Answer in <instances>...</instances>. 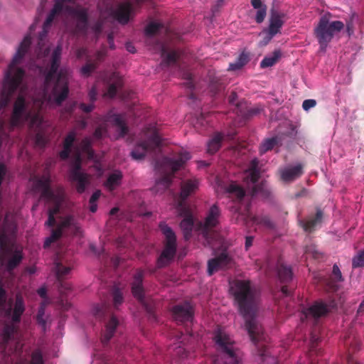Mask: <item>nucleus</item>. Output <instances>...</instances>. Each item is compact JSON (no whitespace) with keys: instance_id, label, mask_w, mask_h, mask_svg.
<instances>
[{"instance_id":"f257e3e1","label":"nucleus","mask_w":364,"mask_h":364,"mask_svg":"<svg viewBox=\"0 0 364 364\" xmlns=\"http://www.w3.org/2000/svg\"><path fill=\"white\" fill-rule=\"evenodd\" d=\"M230 291L240 315L245 321V328L251 341L257 346L264 341V328L257 318L259 294L250 280L237 279L230 283Z\"/></svg>"},{"instance_id":"f03ea898","label":"nucleus","mask_w":364,"mask_h":364,"mask_svg":"<svg viewBox=\"0 0 364 364\" xmlns=\"http://www.w3.org/2000/svg\"><path fill=\"white\" fill-rule=\"evenodd\" d=\"M62 46L58 45L52 53L49 68L45 71L46 86L50 85L57 75L50 94L47 96L45 93V98L48 103H54L58 106L61 105L69 94L68 75L70 71L65 68L59 70Z\"/></svg>"},{"instance_id":"7ed1b4c3","label":"nucleus","mask_w":364,"mask_h":364,"mask_svg":"<svg viewBox=\"0 0 364 364\" xmlns=\"http://www.w3.org/2000/svg\"><path fill=\"white\" fill-rule=\"evenodd\" d=\"M31 44V38L29 35L24 37L20 43L11 63L9 65L8 70L5 73L2 84V90L0 94V113H4L5 108L8 106L13 93L17 90L24 77L25 71L21 68H16L20 63Z\"/></svg>"},{"instance_id":"20e7f679","label":"nucleus","mask_w":364,"mask_h":364,"mask_svg":"<svg viewBox=\"0 0 364 364\" xmlns=\"http://www.w3.org/2000/svg\"><path fill=\"white\" fill-rule=\"evenodd\" d=\"M33 188L36 191L41 192V198L53 204V207L48 210V214L57 215L60 212V206L65 200L63 188L61 186H58L53 189L50 176L49 173H46L41 177L35 179Z\"/></svg>"},{"instance_id":"39448f33","label":"nucleus","mask_w":364,"mask_h":364,"mask_svg":"<svg viewBox=\"0 0 364 364\" xmlns=\"http://www.w3.org/2000/svg\"><path fill=\"white\" fill-rule=\"evenodd\" d=\"M191 159L189 152H180L176 158L164 157L161 161L156 162V168L159 169V166H164L170 170V172L165 173L161 178L156 181L152 191L156 193H161L167 190L172 183L175 173L178 171L187 161Z\"/></svg>"},{"instance_id":"423d86ee","label":"nucleus","mask_w":364,"mask_h":364,"mask_svg":"<svg viewBox=\"0 0 364 364\" xmlns=\"http://www.w3.org/2000/svg\"><path fill=\"white\" fill-rule=\"evenodd\" d=\"M344 27L345 24L341 21H331L327 16H321L314 30V34L319 44L320 51L325 52L333 37Z\"/></svg>"},{"instance_id":"0eeeda50","label":"nucleus","mask_w":364,"mask_h":364,"mask_svg":"<svg viewBox=\"0 0 364 364\" xmlns=\"http://www.w3.org/2000/svg\"><path fill=\"white\" fill-rule=\"evenodd\" d=\"M159 228L165 237V240L164 247L157 259L156 266L158 268H163L169 264L176 255V236L172 228L165 223H161Z\"/></svg>"},{"instance_id":"6e6552de","label":"nucleus","mask_w":364,"mask_h":364,"mask_svg":"<svg viewBox=\"0 0 364 364\" xmlns=\"http://www.w3.org/2000/svg\"><path fill=\"white\" fill-rule=\"evenodd\" d=\"M214 341L225 358L230 359L231 364L242 363V352L235 347L234 341L223 330L218 328L215 331Z\"/></svg>"},{"instance_id":"1a4fd4ad","label":"nucleus","mask_w":364,"mask_h":364,"mask_svg":"<svg viewBox=\"0 0 364 364\" xmlns=\"http://www.w3.org/2000/svg\"><path fill=\"white\" fill-rule=\"evenodd\" d=\"M73 267L70 264L65 265L61 261H55V275L60 294L58 305L63 311H67L71 306V304L65 299V294L71 290V285L63 280L70 273Z\"/></svg>"},{"instance_id":"9d476101","label":"nucleus","mask_w":364,"mask_h":364,"mask_svg":"<svg viewBox=\"0 0 364 364\" xmlns=\"http://www.w3.org/2000/svg\"><path fill=\"white\" fill-rule=\"evenodd\" d=\"M132 283V293L133 296L143 305L149 318L156 320L155 306L153 301L146 300L144 297L143 287L144 271L138 269L134 275Z\"/></svg>"},{"instance_id":"9b49d317","label":"nucleus","mask_w":364,"mask_h":364,"mask_svg":"<svg viewBox=\"0 0 364 364\" xmlns=\"http://www.w3.org/2000/svg\"><path fill=\"white\" fill-rule=\"evenodd\" d=\"M68 231L73 235H77L80 232V228L77 223L75 218L72 215H68L64 218L60 223H59L56 228L51 230V235L47 237L44 242V247L47 248L50 245L60 238L63 233Z\"/></svg>"},{"instance_id":"f8f14e48","label":"nucleus","mask_w":364,"mask_h":364,"mask_svg":"<svg viewBox=\"0 0 364 364\" xmlns=\"http://www.w3.org/2000/svg\"><path fill=\"white\" fill-rule=\"evenodd\" d=\"M34 105L37 106V110H27L26 100L23 96H18L14 105L13 113L11 119V125L12 127L19 125L23 121L30 124V119L27 117L28 113L33 114H41L43 102H35Z\"/></svg>"},{"instance_id":"ddd939ff","label":"nucleus","mask_w":364,"mask_h":364,"mask_svg":"<svg viewBox=\"0 0 364 364\" xmlns=\"http://www.w3.org/2000/svg\"><path fill=\"white\" fill-rule=\"evenodd\" d=\"M161 139L156 129H152L146 139L139 142L131 152L134 159L141 160L144 158L146 153L154 151L160 146Z\"/></svg>"},{"instance_id":"4468645a","label":"nucleus","mask_w":364,"mask_h":364,"mask_svg":"<svg viewBox=\"0 0 364 364\" xmlns=\"http://www.w3.org/2000/svg\"><path fill=\"white\" fill-rule=\"evenodd\" d=\"M221 211L219 207L214 204L208 210L203 223H198V229L205 239L211 238L213 228L219 224Z\"/></svg>"},{"instance_id":"2eb2a0df","label":"nucleus","mask_w":364,"mask_h":364,"mask_svg":"<svg viewBox=\"0 0 364 364\" xmlns=\"http://www.w3.org/2000/svg\"><path fill=\"white\" fill-rule=\"evenodd\" d=\"M232 257L226 252L223 251L218 255L208 261V274L212 276L219 270H227L234 267Z\"/></svg>"},{"instance_id":"dca6fc26","label":"nucleus","mask_w":364,"mask_h":364,"mask_svg":"<svg viewBox=\"0 0 364 364\" xmlns=\"http://www.w3.org/2000/svg\"><path fill=\"white\" fill-rule=\"evenodd\" d=\"M178 215L183 218L180 223V228L183 233L186 240L191 237L192 230L194 226V218L190 206H183L179 204L176 206Z\"/></svg>"},{"instance_id":"f3484780","label":"nucleus","mask_w":364,"mask_h":364,"mask_svg":"<svg viewBox=\"0 0 364 364\" xmlns=\"http://www.w3.org/2000/svg\"><path fill=\"white\" fill-rule=\"evenodd\" d=\"M198 188V181L196 179L184 180L181 183V192L175 197V205L179 204L183 206H190L187 203V198L194 194Z\"/></svg>"},{"instance_id":"a211bd4d","label":"nucleus","mask_w":364,"mask_h":364,"mask_svg":"<svg viewBox=\"0 0 364 364\" xmlns=\"http://www.w3.org/2000/svg\"><path fill=\"white\" fill-rule=\"evenodd\" d=\"M173 319L178 323L192 321L194 309L189 301H184L173 306L171 309Z\"/></svg>"},{"instance_id":"6ab92c4d","label":"nucleus","mask_w":364,"mask_h":364,"mask_svg":"<svg viewBox=\"0 0 364 364\" xmlns=\"http://www.w3.org/2000/svg\"><path fill=\"white\" fill-rule=\"evenodd\" d=\"M27 117L30 119V127L33 129L36 133V144L41 146H44L47 142L44 134L42 133V126L43 124V118L41 114L37 113L33 114L28 113Z\"/></svg>"},{"instance_id":"aec40b11","label":"nucleus","mask_w":364,"mask_h":364,"mask_svg":"<svg viewBox=\"0 0 364 364\" xmlns=\"http://www.w3.org/2000/svg\"><path fill=\"white\" fill-rule=\"evenodd\" d=\"M333 306V305H328L322 301H317L310 307L304 309L302 314L306 318H312L314 319H318L327 315L330 311L331 307Z\"/></svg>"},{"instance_id":"412c9836","label":"nucleus","mask_w":364,"mask_h":364,"mask_svg":"<svg viewBox=\"0 0 364 364\" xmlns=\"http://www.w3.org/2000/svg\"><path fill=\"white\" fill-rule=\"evenodd\" d=\"M65 1V0H55L53 8L51 9L43 23V31L39 33V41H43L46 37L53 20L62 12Z\"/></svg>"},{"instance_id":"4be33fe9","label":"nucleus","mask_w":364,"mask_h":364,"mask_svg":"<svg viewBox=\"0 0 364 364\" xmlns=\"http://www.w3.org/2000/svg\"><path fill=\"white\" fill-rule=\"evenodd\" d=\"M76 132L73 130L68 132L63 141V150L59 152V157L61 160H67L70 154L74 151V143L76 141Z\"/></svg>"},{"instance_id":"5701e85b","label":"nucleus","mask_w":364,"mask_h":364,"mask_svg":"<svg viewBox=\"0 0 364 364\" xmlns=\"http://www.w3.org/2000/svg\"><path fill=\"white\" fill-rule=\"evenodd\" d=\"M284 14L279 13L276 11H272L269 18V25L267 29L269 31L270 36H274L277 33H281V28L284 23Z\"/></svg>"},{"instance_id":"b1692460","label":"nucleus","mask_w":364,"mask_h":364,"mask_svg":"<svg viewBox=\"0 0 364 364\" xmlns=\"http://www.w3.org/2000/svg\"><path fill=\"white\" fill-rule=\"evenodd\" d=\"M281 179L284 182H291L303 174V166L297 164L294 166L287 167L279 171Z\"/></svg>"},{"instance_id":"393cba45","label":"nucleus","mask_w":364,"mask_h":364,"mask_svg":"<svg viewBox=\"0 0 364 364\" xmlns=\"http://www.w3.org/2000/svg\"><path fill=\"white\" fill-rule=\"evenodd\" d=\"M25 311V306L22 298L17 296L14 303V308L11 306L7 309L6 314L11 316V321L14 323H19L21 316Z\"/></svg>"},{"instance_id":"a878e982","label":"nucleus","mask_w":364,"mask_h":364,"mask_svg":"<svg viewBox=\"0 0 364 364\" xmlns=\"http://www.w3.org/2000/svg\"><path fill=\"white\" fill-rule=\"evenodd\" d=\"M107 121L109 122L116 129L120 137L124 136L129 131L128 127L120 114H113L107 117Z\"/></svg>"},{"instance_id":"bb28decb","label":"nucleus","mask_w":364,"mask_h":364,"mask_svg":"<svg viewBox=\"0 0 364 364\" xmlns=\"http://www.w3.org/2000/svg\"><path fill=\"white\" fill-rule=\"evenodd\" d=\"M132 5L129 2L122 3L113 12L114 18L121 23L126 24L129 20Z\"/></svg>"},{"instance_id":"cd10ccee","label":"nucleus","mask_w":364,"mask_h":364,"mask_svg":"<svg viewBox=\"0 0 364 364\" xmlns=\"http://www.w3.org/2000/svg\"><path fill=\"white\" fill-rule=\"evenodd\" d=\"M70 179L75 186L78 193L85 192L87 186L90 184L89 175L85 173H74V176H70Z\"/></svg>"},{"instance_id":"c85d7f7f","label":"nucleus","mask_w":364,"mask_h":364,"mask_svg":"<svg viewBox=\"0 0 364 364\" xmlns=\"http://www.w3.org/2000/svg\"><path fill=\"white\" fill-rule=\"evenodd\" d=\"M118 325L119 321L117 318L115 316H112L110 319L105 325V330L103 332L101 338L102 343L104 346L107 345L110 339L113 337Z\"/></svg>"},{"instance_id":"c756f323","label":"nucleus","mask_w":364,"mask_h":364,"mask_svg":"<svg viewBox=\"0 0 364 364\" xmlns=\"http://www.w3.org/2000/svg\"><path fill=\"white\" fill-rule=\"evenodd\" d=\"M73 14L77 20L76 27L79 31L85 32L88 26V15L86 9H75Z\"/></svg>"},{"instance_id":"7c9ffc66","label":"nucleus","mask_w":364,"mask_h":364,"mask_svg":"<svg viewBox=\"0 0 364 364\" xmlns=\"http://www.w3.org/2000/svg\"><path fill=\"white\" fill-rule=\"evenodd\" d=\"M191 338V335H184L182 333H178L176 336V341L178 346L174 348V355L180 358H184L188 355V352L185 348L186 342Z\"/></svg>"},{"instance_id":"2f4dec72","label":"nucleus","mask_w":364,"mask_h":364,"mask_svg":"<svg viewBox=\"0 0 364 364\" xmlns=\"http://www.w3.org/2000/svg\"><path fill=\"white\" fill-rule=\"evenodd\" d=\"M226 191L229 194V197L237 202H241L245 196V190L234 182L227 186Z\"/></svg>"},{"instance_id":"473e14b6","label":"nucleus","mask_w":364,"mask_h":364,"mask_svg":"<svg viewBox=\"0 0 364 364\" xmlns=\"http://www.w3.org/2000/svg\"><path fill=\"white\" fill-rule=\"evenodd\" d=\"M179 53L176 50H171L168 51L166 48H163L161 50V58L162 62L161 65L163 66H171L175 65L177 64L178 60L179 59Z\"/></svg>"},{"instance_id":"72a5a7b5","label":"nucleus","mask_w":364,"mask_h":364,"mask_svg":"<svg viewBox=\"0 0 364 364\" xmlns=\"http://www.w3.org/2000/svg\"><path fill=\"white\" fill-rule=\"evenodd\" d=\"M122 177L121 171H115L109 175L104 185L109 191H112L121 184Z\"/></svg>"},{"instance_id":"f704fd0d","label":"nucleus","mask_w":364,"mask_h":364,"mask_svg":"<svg viewBox=\"0 0 364 364\" xmlns=\"http://www.w3.org/2000/svg\"><path fill=\"white\" fill-rule=\"evenodd\" d=\"M277 275L281 282L287 283L292 279L291 268L282 262H278Z\"/></svg>"},{"instance_id":"c9c22d12","label":"nucleus","mask_w":364,"mask_h":364,"mask_svg":"<svg viewBox=\"0 0 364 364\" xmlns=\"http://www.w3.org/2000/svg\"><path fill=\"white\" fill-rule=\"evenodd\" d=\"M323 212L320 209H317L315 216L309 218L303 223V228L305 231L312 232L315 227L321 222Z\"/></svg>"},{"instance_id":"e433bc0d","label":"nucleus","mask_w":364,"mask_h":364,"mask_svg":"<svg viewBox=\"0 0 364 364\" xmlns=\"http://www.w3.org/2000/svg\"><path fill=\"white\" fill-rule=\"evenodd\" d=\"M92 146V138L91 137H85L80 141L79 146H76L74 150L76 148H78L80 151V154L84 153L87 155L89 159H92L95 156V153L93 149L91 147Z\"/></svg>"},{"instance_id":"4c0bfd02","label":"nucleus","mask_w":364,"mask_h":364,"mask_svg":"<svg viewBox=\"0 0 364 364\" xmlns=\"http://www.w3.org/2000/svg\"><path fill=\"white\" fill-rule=\"evenodd\" d=\"M282 57V52L280 50H275L272 54L265 56L260 63L262 68L272 67L275 65Z\"/></svg>"},{"instance_id":"58836bf2","label":"nucleus","mask_w":364,"mask_h":364,"mask_svg":"<svg viewBox=\"0 0 364 364\" xmlns=\"http://www.w3.org/2000/svg\"><path fill=\"white\" fill-rule=\"evenodd\" d=\"M223 136L220 133H216L207 144V151L209 154H213L217 152L221 146Z\"/></svg>"},{"instance_id":"ea45409f","label":"nucleus","mask_w":364,"mask_h":364,"mask_svg":"<svg viewBox=\"0 0 364 364\" xmlns=\"http://www.w3.org/2000/svg\"><path fill=\"white\" fill-rule=\"evenodd\" d=\"M259 165V161L257 159H254L250 161V166H249V175L248 178L250 181L253 183H256L259 177H260V172L258 167Z\"/></svg>"},{"instance_id":"a19ab883","label":"nucleus","mask_w":364,"mask_h":364,"mask_svg":"<svg viewBox=\"0 0 364 364\" xmlns=\"http://www.w3.org/2000/svg\"><path fill=\"white\" fill-rule=\"evenodd\" d=\"M74 161L73 163L72 168L70 171V176H74V173H81V163L82 156L80 151L78 148H76L73 151Z\"/></svg>"},{"instance_id":"79ce46f5","label":"nucleus","mask_w":364,"mask_h":364,"mask_svg":"<svg viewBox=\"0 0 364 364\" xmlns=\"http://www.w3.org/2000/svg\"><path fill=\"white\" fill-rule=\"evenodd\" d=\"M279 142V139L277 136H273L267 138L263 141L259 146V152L261 154H264L266 152L272 150L275 146Z\"/></svg>"},{"instance_id":"37998d69","label":"nucleus","mask_w":364,"mask_h":364,"mask_svg":"<svg viewBox=\"0 0 364 364\" xmlns=\"http://www.w3.org/2000/svg\"><path fill=\"white\" fill-rule=\"evenodd\" d=\"M249 61L248 54L242 52L237 58L235 63H230L228 70H237L241 69Z\"/></svg>"},{"instance_id":"c03bdc74","label":"nucleus","mask_w":364,"mask_h":364,"mask_svg":"<svg viewBox=\"0 0 364 364\" xmlns=\"http://www.w3.org/2000/svg\"><path fill=\"white\" fill-rule=\"evenodd\" d=\"M270 191L267 186L264 183H261L259 185H254L251 191L252 196L260 195L264 198H267L270 196Z\"/></svg>"},{"instance_id":"a18cd8bd","label":"nucleus","mask_w":364,"mask_h":364,"mask_svg":"<svg viewBox=\"0 0 364 364\" xmlns=\"http://www.w3.org/2000/svg\"><path fill=\"white\" fill-rule=\"evenodd\" d=\"M113 305L115 309H118L119 306L124 302V296L122 290L114 287L112 291Z\"/></svg>"},{"instance_id":"49530a36","label":"nucleus","mask_w":364,"mask_h":364,"mask_svg":"<svg viewBox=\"0 0 364 364\" xmlns=\"http://www.w3.org/2000/svg\"><path fill=\"white\" fill-rule=\"evenodd\" d=\"M109 309V305L106 304H97L93 308V314L98 318H102Z\"/></svg>"},{"instance_id":"de8ad7c7","label":"nucleus","mask_w":364,"mask_h":364,"mask_svg":"<svg viewBox=\"0 0 364 364\" xmlns=\"http://www.w3.org/2000/svg\"><path fill=\"white\" fill-rule=\"evenodd\" d=\"M16 323H12L11 324H6L4 326L3 328V337L6 341L10 340L14 333L17 331V327L16 326Z\"/></svg>"},{"instance_id":"09e8293b","label":"nucleus","mask_w":364,"mask_h":364,"mask_svg":"<svg viewBox=\"0 0 364 364\" xmlns=\"http://www.w3.org/2000/svg\"><path fill=\"white\" fill-rule=\"evenodd\" d=\"M122 82L120 77H117L116 80L110 83L107 89V95L110 97H113L116 95L118 89L122 86Z\"/></svg>"},{"instance_id":"8fccbe9b","label":"nucleus","mask_w":364,"mask_h":364,"mask_svg":"<svg viewBox=\"0 0 364 364\" xmlns=\"http://www.w3.org/2000/svg\"><path fill=\"white\" fill-rule=\"evenodd\" d=\"M252 221L256 224L263 225L269 229H272L274 227V223L268 216L253 217Z\"/></svg>"},{"instance_id":"3c124183","label":"nucleus","mask_w":364,"mask_h":364,"mask_svg":"<svg viewBox=\"0 0 364 364\" xmlns=\"http://www.w3.org/2000/svg\"><path fill=\"white\" fill-rule=\"evenodd\" d=\"M45 311V304L40 305L36 316V320L38 323L42 326L44 331L46 330V321L44 318Z\"/></svg>"},{"instance_id":"603ef678","label":"nucleus","mask_w":364,"mask_h":364,"mask_svg":"<svg viewBox=\"0 0 364 364\" xmlns=\"http://www.w3.org/2000/svg\"><path fill=\"white\" fill-rule=\"evenodd\" d=\"M353 268H358L364 267V250L360 251L352 260Z\"/></svg>"},{"instance_id":"864d4df0","label":"nucleus","mask_w":364,"mask_h":364,"mask_svg":"<svg viewBox=\"0 0 364 364\" xmlns=\"http://www.w3.org/2000/svg\"><path fill=\"white\" fill-rule=\"evenodd\" d=\"M97 63H95L94 62L87 63L82 67L80 70L81 74L83 76L87 77L97 68Z\"/></svg>"},{"instance_id":"5fc2aeb1","label":"nucleus","mask_w":364,"mask_h":364,"mask_svg":"<svg viewBox=\"0 0 364 364\" xmlns=\"http://www.w3.org/2000/svg\"><path fill=\"white\" fill-rule=\"evenodd\" d=\"M161 25L156 22L149 23L145 28V33L147 36H153L159 30Z\"/></svg>"},{"instance_id":"6e6d98bb","label":"nucleus","mask_w":364,"mask_h":364,"mask_svg":"<svg viewBox=\"0 0 364 364\" xmlns=\"http://www.w3.org/2000/svg\"><path fill=\"white\" fill-rule=\"evenodd\" d=\"M305 253L313 257L314 259H319L322 258V253L316 249V247L313 245H309L306 248Z\"/></svg>"},{"instance_id":"4d7b16f0","label":"nucleus","mask_w":364,"mask_h":364,"mask_svg":"<svg viewBox=\"0 0 364 364\" xmlns=\"http://www.w3.org/2000/svg\"><path fill=\"white\" fill-rule=\"evenodd\" d=\"M29 364H43V355L39 350H36L32 353L31 362Z\"/></svg>"},{"instance_id":"13d9d810","label":"nucleus","mask_w":364,"mask_h":364,"mask_svg":"<svg viewBox=\"0 0 364 364\" xmlns=\"http://www.w3.org/2000/svg\"><path fill=\"white\" fill-rule=\"evenodd\" d=\"M267 6H264L259 9H257V14L255 16V21L257 23H261L264 21L266 15H267Z\"/></svg>"},{"instance_id":"bf43d9fd","label":"nucleus","mask_w":364,"mask_h":364,"mask_svg":"<svg viewBox=\"0 0 364 364\" xmlns=\"http://www.w3.org/2000/svg\"><path fill=\"white\" fill-rule=\"evenodd\" d=\"M107 54V48L105 46H103L100 50L96 53L95 60L94 61L95 63H97V65L99 63L102 62Z\"/></svg>"},{"instance_id":"052dcab7","label":"nucleus","mask_w":364,"mask_h":364,"mask_svg":"<svg viewBox=\"0 0 364 364\" xmlns=\"http://www.w3.org/2000/svg\"><path fill=\"white\" fill-rule=\"evenodd\" d=\"M319 341V338L314 334L311 336V345L309 348V355L312 356V355L317 351V344Z\"/></svg>"},{"instance_id":"680f3d73","label":"nucleus","mask_w":364,"mask_h":364,"mask_svg":"<svg viewBox=\"0 0 364 364\" xmlns=\"http://www.w3.org/2000/svg\"><path fill=\"white\" fill-rule=\"evenodd\" d=\"M107 133V129L105 126H99L97 127L94 133L93 138L96 140L100 139L102 136Z\"/></svg>"},{"instance_id":"e2e57ef3","label":"nucleus","mask_w":364,"mask_h":364,"mask_svg":"<svg viewBox=\"0 0 364 364\" xmlns=\"http://www.w3.org/2000/svg\"><path fill=\"white\" fill-rule=\"evenodd\" d=\"M332 276L333 277V279H336V281H343L341 272L338 266L336 264L333 267Z\"/></svg>"},{"instance_id":"0e129e2a","label":"nucleus","mask_w":364,"mask_h":364,"mask_svg":"<svg viewBox=\"0 0 364 364\" xmlns=\"http://www.w3.org/2000/svg\"><path fill=\"white\" fill-rule=\"evenodd\" d=\"M316 105V101L313 99L305 100L302 103V107L304 110L308 111L309 109Z\"/></svg>"},{"instance_id":"69168bd1","label":"nucleus","mask_w":364,"mask_h":364,"mask_svg":"<svg viewBox=\"0 0 364 364\" xmlns=\"http://www.w3.org/2000/svg\"><path fill=\"white\" fill-rule=\"evenodd\" d=\"M260 110L261 109L259 108H257V107L250 108L245 113L244 117L246 119H249V118L252 117L257 115V114H259Z\"/></svg>"},{"instance_id":"338daca9","label":"nucleus","mask_w":364,"mask_h":364,"mask_svg":"<svg viewBox=\"0 0 364 364\" xmlns=\"http://www.w3.org/2000/svg\"><path fill=\"white\" fill-rule=\"evenodd\" d=\"M80 109L85 113H90L94 109V104L91 102L89 105L85 103H80L79 105Z\"/></svg>"},{"instance_id":"774afa93","label":"nucleus","mask_w":364,"mask_h":364,"mask_svg":"<svg viewBox=\"0 0 364 364\" xmlns=\"http://www.w3.org/2000/svg\"><path fill=\"white\" fill-rule=\"evenodd\" d=\"M6 291L3 288V287L0 285V306H4L6 303Z\"/></svg>"}]
</instances>
